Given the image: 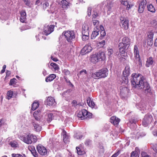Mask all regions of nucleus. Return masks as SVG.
<instances>
[{"label": "nucleus", "mask_w": 157, "mask_h": 157, "mask_svg": "<svg viewBox=\"0 0 157 157\" xmlns=\"http://www.w3.org/2000/svg\"><path fill=\"white\" fill-rule=\"evenodd\" d=\"M131 82L133 87L143 90L145 93H148L150 90L149 84L144 81V77L140 74H132Z\"/></svg>", "instance_id": "1"}, {"label": "nucleus", "mask_w": 157, "mask_h": 157, "mask_svg": "<svg viewBox=\"0 0 157 157\" xmlns=\"http://www.w3.org/2000/svg\"><path fill=\"white\" fill-rule=\"evenodd\" d=\"M130 44V39L127 37H123L122 39V42L118 44V48L120 52L123 54L127 50Z\"/></svg>", "instance_id": "2"}, {"label": "nucleus", "mask_w": 157, "mask_h": 157, "mask_svg": "<svg viewBox=\"0 0 157 157\" xmlns=\"http://www.w3.org/2000/svg\"><path fill=\"white\" fill-rule=\"evenodd\" d=\"M21 140L25 143L29 144L35 143L37 141L36 137L33 134H29L26 136H20Z\"/></svg>", "instance_id": "3"}, {"label": "nucleus", "mask_w": 157, "mask_h": 157, "mask_svg": "<svg viewBox=\"0 0 157 157\" xmlns=\"http://www.w3.org/2000/svg\"><path fill=\"white\" fill-rule=\"evenodd\" d=\"M108 70L106 68H104L99 70L98 72L92 74V77L95 79L96 77L100 78H105L108 75Z\"/></svg>", "instance_id": "4"}, {"label": "nucleus", "mask_w": 157, "mask_h": 157, "mask_svg": "<svg viewBox=\"0 0 157 157\" xmlns=\"http://www.w3.org/2000/svg\"><path fill=\"white\" fill-rule=\"evenodd\" d=\"M92 114L89 112L85 109H82L77 114L78 117L81 120H83L87 118H90L92 117Z\"/></svg>", "instance_id": "5"}, {"label": "nucleus", "mask_w": 157, "mask_h": 157, "mask_svg": "<svg viewBox=\"0 0 157 157\" xmlns=\"http://www.w3.org/2000/svg\"><path fill=\"white\" fill-rule=\"evenodd\" d=\"M62 34L64 35L66 40L68 42H71L75 37V34L72 31L64 32Z\"/></svg>", "instance_id": "6"}, {"label": "nucleus", "mask_w": 157, "mask_h": 157, "mask_svg": "<svg viewBox=\"0 0 157 157\" xmlns=\"http://www.w3.org/2000/svg\"><path fill=\"white\" fill-rule=\"evenodd\" d=\"M153 117L151 114H147L146 115L142 121V124L144 127H147L150 124L153 120Z\"/></svg>", "instance_id": "7"}, {"label": "nucleus", "mask_w": 157, "mask_h": 157, "mask_svg": "<svg viewBox=\"0 0 157 157\" xmlns=\"http://www.w3.org/2000/svg\"><path fill=\"white\" fill-rule=\"evenodd\" d=\"M134 57L135 58V59H134L136 63L137 62H138L139 65L141 66L142 65V63L141 62V60L140 59V56L139 54V50L138 48L136 45H134Z\"/></svg>", "instance_id": "8"}, {"label": "nucleus", "mask_w": 157, "mask_h": 157, "mask_svg": "<svg viewBox=\"0 0 157 157\" xmlns=\"http://www.w3.org/2000/svg\"><path fill=\"white\" fill-rule=\"evenodd\" d=\"M54 25H51L49 26L45 25L43 33L46 36H48L54 31Z\"/></svg>", "instance_id": "9"}, {"label": "nucleus", "mask_w": 157, "mask_h": 157, "mask_svg": "<svg viewBox=\"0 0 157 157\" xmlns=\"http://www.w3.org/2000/svg\"><path fill=\"white\" fill-rule=\"evenodd\" d=\"M120 20L122 24V27L125 29H127L129 26V21L128 19L124 17H120Z\"/></svg>", "instance_id": "10"}, {"label": "nucleus", "mask_w": 157, "mask_h": 157, "mask_svg": "<svg viewBox=\"0 0 157 157\" xmlns=\"http://www.w3.org/2000/svg\"><path fill=\"white\" fill-rule=\"evenodd\" d=\"M92 50V48L91 46V44L89 43L83 48L81 50V52L82 53L86 54L91 52Z\"/></svg>", "instance_id": "11"}, {"label": "nucleus", "mask_w": 157, "mask_h": 157, "mask_svg": "<svg viewBox=\"0 0 157 157\" xmlns=\"http://www.w3.org/2000/svg\"><path fill=\"white\" fill-rule=\"evenodd\" d=\"M46 104L49 106H53L55 105L56 103L54 98L50 96L47 98L46 101Z\"/></svg>", "instance_id": "12"}, {"label": "nucleus", "mask_w": 157, "mask_h": 157, "mask_svg": "<svg viewBox=\"0 0 157 157\" xmlns=\"http://www.w3.org/2000/svg\"><path fill=\"white\" fill-rule=\"evenodd\" d=\"M146 4V0H142L140 2L138 8V11L139 13H142L144 11Z\"/></svg>", "instance_id": "13"}, {"label": "nucleus", "mask_w": 157, "mask_h": 157, "mask_svg": "<svg viewBox=\"0 0 157 157\" xmlns=\"http://www.w3.org/2000/svg\"><path fill=\"white\" fill-rule=\"evenodd\" d=\"M129 90L128 88L126 87H121L120 94L123 97H125L129 92Z\"/></svg>", "instance_id": "14"}, {"label": "nucleus", "mask_w": 157, "mask_h": 157, "mask_svg": "<svg viewBox=\"0 0 157 157\" xmlns=\"http://www.w3.org/2000/svg\"><path fill=\"white\" fill-rule=\"evenodd\" d=\"M121 4L126 7V9L128 10L133 6V5L130 4L127 0H120Z\"/></svg>", "instance_id": "15"}, {"label": "nucleus", "mask_w": 157, "mask_h": 157, "mask_svg": "<svg viewBox=\"0 0 157 157\" xmlns=\"http://www.w3.org/2000/svg\"><path fill=\"white\" fill-rule=\"evenodd\" d=\"M120 120L116 116L112 117L110 119V122L114 125H117L120 122Z\"/></svg>", "instance_id": "16"}, {"label": "nucleus", "mask_w": 157, "mask_h": 157, "mask_svg": "<svg viewBox=\"0 0 157 157\" xmlns=\"http://www.w3.org/2000/svg\"><path fill=\"white\" fill-rule=\"evenodd\" d=\"M99 61L104 60L105 58L104 53L102 52H100L97 53H95Z\"/></svg>", "instance_id": "17"}, {"label": "nucleus", "mask_w": 157, "mask_h": 157, "mask_svg": "<svg viewBox=\"0 0 157 157\" xmlns=\"http://www.w3.org/2000/svg\"><path fill=\"white\" fill-rule=\"evenodd\" d=\"M47 154V151L45 147L43 146H40V155H45Z\"/></svg>", "instance_id": "18"}, {"label": "nucleus", "mask_w": 157, "mask_h": 157, "mask_svg": "<svg viewBox=\"0 0 157 157\" xmlns=\"http://www.w3.org/2000/svg\"><path fill=\"white\" fill-rule=\"evenodd\" d=\"M87 103L88 105L92 108L94 107L95 105V104L92 100L89 97L87 98Z\"/></svg>", "instance_id": "19"}, {"label": "nucleus", "mask_w": 157, "mask_h": 157, "mask_svg": "<svg viewBox=\"0 0 157 157\" xmlns=\"http://www.w3.org/2000/svg\"><path fill=\"white\" fill-rule=\"evenodd\" d=\"M26 16V14L25 11L22 10L21 12L20 21L23 23L25 22Z\"/></svg>", "instance_id": "20"}, {"label": "nucleus", "mask_w": 157, "mask_h": 157, "mask_svg": "<svg viewBox=\"0 0 157 157\" xmlns=\"http://www.w3.org/2000/svg\"><path fill=\"white\" fill-rule=\"evenodd\" d=\"M98 58L96 55L95 54L91 56L90 60L91 62L96 63L99 61Z\"/></svg>", "instance_id": "21"}, {"label": "nucleus", "mask_w": 157, "mask_h": 157, "mask_svg": "<svg viewBox=\"0 0 157 157\" xmlns=\"http://www.w3.org/2000/svg\"><path fill=\"white\" fill-rule=\"evenodd\" d=\"M56 77V75L54 74H52L49 75L45 79V81L47 82L52 81Z\"/></svg>", "instance_id": "22"}, {"label": "nucleus", "mask_w": 157, "mask_h": 157, "mask_svg": "<svg viewBox=\"0 0 157 157\" xmlns=\"http://www.w3.org/2000/svg\"><path fill=\"white\" fill-rule=\"evenodd\" d=\"M61 3V7L63 9H66L69 6V3L67 1V0H62Z\"/></svg>", "instance_id": "23"}, {"label": "nucleus", "mask_w": 157, "mask_h": 157, "mask_svg": "<svg viewBox=\"0 0 157 157\" xmlns=\"http://www.w3.org/2000/svg\"><path fill=\"white\" fill-rule=\"evenodd\" d=\"M153 63V58L152 57H150L147 59L146 64V66L147 67H149L152 65Z\"/></svg>", "instance_id": "24"}, {"label": "nucleus", "mask_w": 157, "mask_h": 157, "mask_svg": "<svg viewBox=\"0 0 157 157\" xmlns=\"http://www.w3.org/2000/svg\"><path fill=\"white\" fill-rule=\"evenodd\" d=\"M99 34V29L97 28L96 30L93 31L91 36V39H94Z\"/></svg>", "instance_id": "25"}, {"label": "nucleus", "mask_w": 157, "mask_h": 157, "mask_svg": "<svg viewBox=\"0 0 157 157\" xmlns=\"http://www.w3.org/2000/svg\"><path fill=\"white\" fill-rule=\"evenodd\" d=\"M130 74V67L128 66H126L125 67L123 72V75L126 76H128Z\"/></svg>", "instance_id": "26"}, {"label": "nucleus", "mask_w": 157, "mask_h": 157, "mask_svg": "<svg viewBox=\"0 0 157 157\" xmlns=\"http://www.w3.org/2000/svg\"><path fill=\"white\" fill-rule=\"evenodd\" d=\"M100 28L101 30V31H100V38L101 39L102 37L105 36L106 33L105 30H104V28L102 26L100 25Z\"/></svg>", "instance_id": "27"}, {"label": "nucleus", "mask_w": 157, "mask_h": 157, "mask_svg": "<svg viewBox=\"0 0 157 157\" xmlns=\"http://www.w3.org/2000/svg\"><path fill=\"white\" fill-rule=\"evenodd\" d=\"M82 33H89V27L87 25H84L82 27Z\"/></svg>", "instance_id": "28"}, {"label": "nucleus", "mask_w": 157, "mask_h": 157, "mask_svg": "<svg viewBox=\"0 0 157 157\" xmlns=\"http://www.w3.org/2000/svg\"><path fill=\"white\" fill-rule=\"evenodd\" d=\"M69 136L66 134V132L65 131L63 132V140L64 142L65 143H67L69 141Z\"/></svg>", "instance_id": "29"}, {"label": "nucleus", "mask_w": 157, "mask_h": 157, "mask_svg": "<svg viewBox=\"0 0 157 157\" xmlns=\"http://www.w3.org/2000/svg\"><path fill=\"white\" fill-rule=\"evenodd\" d=\"M76 149L77 150V153L79 155H82L84 154L85 153L83 150L80 147H76Z\"/></svg>", "instance_id": "30"}, {"label": "nucleus", "mask_w": 157, "mask_h": 157, "mask_svg": "<svg viewBox=\"0 0 157 157\" xmlns=\"http://www.w3.org/2000/svg\"><path fill=\"white\" fill-rule=\"evenodd\" d=\"M153 35L154 33L152 31L149 32L147 33L148 40H149L151 42L153 40Z\"/></svg>", "instance_id": "31"}, {"label": "nucleus", "mask_w": 157, "mask_h": 157, "mask_svg": "<svg viewBox=\"0 0 157 157\" xmlns=\"http://www.w3.org/2000/svg\"><path fill=\"white\" fill-rule=\"evenodd\" d=\"M39 104L38 102L34 101L32 104L31 110L33 111L35 110L39 106Z\"/></svg>", "instance_id": "32"}, {"label": "nucleus", "mask_w": 157, "mask_h": 157, "mask_svg": "<svg viewBox=\"0 0 157 157\" xmlns=\"http://www.w3.org/2000/svg\"><path fill=\"white\" fill-rule=\"evenodd\" d=\"M148 10L152 13H154L155 12V10L154 6L151 4H150L147 6Z\"/></svg>", "instance_id": "33"}, {"label": "nucleus", "mask_w": 157, "mask_h": 157, "mask_svg": "<svg viewBox=\"0 0 157 157\" xmlns=\"http://www.w3.org/2000/svg\"><path fill=\"white\" fill-rule=\"evenodd\" d=\"M82 39L83 40L85 41L87 40L89 38V33H82Z\"/></svg>", "instance_id": "34"}, {"label": "nucleus", "mask_w": 157, "mask_h": 157, "mask_svg": "<svg viewBox=\"0 0 157 157\" xmlns=\"http://www.w3.org/2000/svg\"><path fill=\"white\" fill-rule=\"evenodd\" d=\"M9 144L13 147H17L18 145L17 142L15 141L10 142Z\"/></svg>", "instance_id": "35"}, {"label": "nucleus", "mask_w": 157, "mask_h": 157, "mask_svg": "<svg viewBox=\"0 0 157 157\" xmlns=\"http://www.w3.org/2000/svg\"><path fill=\"white\" fill-rule=\"evenodd\" d=\"M11 155L13 157H26L25 155L22 153L21 154L13 153Z\"/></svg>", "instance_id": "36"}, {"label": "nucleus", "mask_w": 157, "mask_h": 157, "mask_svg": "<svg viewBox=\"0 0 157 157\" xmlns=\"http://www.w3.org/2000/svg\"><path fill=\"white\" fill-rule=\"evenodd\" d=\"M128 76L125 75H123L122 77V80L123 81L122 82L127 84L128 82Z\"/></svg>", "instance_id": "37"}, {"label": "nucleus", "mask_w": 157, "mask_h": 157, "mask_svg": "<svg viewBox=\"0 0 157 157\" xmlns=\"http://www.w3.org/2000/svg\"><path fill=\"white\" fill-rule=\"evenodd\" d=\"M33 116L35 119L37 121H39V111L37 110V111H35L33 113Z\"/></svg>", "instance_id": "38"}, {"label": "nucleus", "mask_w": 157, "mask_h": 157, "mask_svg": "<svg viewBox=\"0 0 157 157\" xmlns=\"http://www.w3.org/2000/svg\"><path fill=\"white\" fill-rule=\"evenodd\" d=\"M13 95V92L11 90L8 91L7 93V98L8 99H10Z\"/></svg>", "instance_id": "39"}, {"label": "nucleus", "mask_w": 157, "mask_h": 157, "mask_svg": "<svg viewBox=\"0 0 157 157\" xmlns=\"http://www.w3.org/2000/svg\"><path fill=\"white\" fill-rule=\"evenodd\" d=\"M24 2L25 4L29 8L31 7L33 5L32 3L29 0H25Z\"/></svg>", "instance_id": "40"}, {"label": "nucleus", "mask_w": 157, "mask_h": 157, "mask_svg": "<svg viewBox=\"0 0 157 157\" xmlns=\"http://www.w3.org/2000/svg\"><path fill=\"white\" fill-rule=\"evenodd\" d=\"M50 65L55 70H58L59 69V67L58 65L55 63H51L50 64Z\"/></svg>", "instance_id": "41"}, {"label": "nucleus", "mask_w": 157, "mask_h": 157, "mask_svg": "<svg viewBox=\"0 0 157 157\" xmlns=\"http://www.w3.org/2000/svg\"><path fill=\"white\" fill-rule=\"evenodd\" d=\"M53 117V114L52 113H50L48 115L47 121L48 122H51L52 120Z\"/></svg>", "instance_id": "42"}, {"label": "nucleus", "mask_w": 157, "mask_h": 157, "mask_svg": "<svg viewBox=\"0 0 157 157\" xmlns=\"http://www.w3.org/2000/svg\"><path fill=\"white\" fill-rule=\"evenodd\" d=\"M17 80L16 78H13L10 79V85H12L14 84H15L17 82Z\"/></svg>", "instance_id": "43"}, {"label": "nucleus", "mask_w": 157, "mask_h": 157, "mask_svg": "<svg viewBox=\"0 0 157 157\" xmlns=\"http://www.w3.org/2000/svg\"><path fill=\"white\" fill-rule=\"evenodd\" d=\"M34 127V130L36 132H38L39 130V125L38 124H33Z\"/></svg>", "instance_id": "44"}, {"label": "nucleus", "mask_w": 157, "mask_h": 157, "mask_svg": "<svg viewBox=\"0 0 157 157\" xmlns=\"http://www.w3.org/2000/svg\"><path fill=\"white\" fill-rule=\"evenodd\" d=\"M130 157H139V156L138 153H135V151H132L131 153Z\"/></svg>", "instance_id": "45"}, {"label": "nucleus", "mask_w": 157, "mask_h": 157, "mask_svg": "<svg viewBox=\"0 0 157 157\" xmlns=\"http://www.w3.org/2000/svg\"><path fill=\"white\" fill-rule=\"evenodd\" d=\"M87 74V71L86 70H82V71H81L80 73L79 74V76L81 75H86V74Z\"/></svg>", "instance_id": "46"}, {"label": "nucleus", "mask_w": 157, "mask_h": 157, "mask_svg": "<svg viewBox=\"0 0 157 157\" xmlns=\"http://www.w3.org/2000/svg\"><path fill=\"white\" fill-rule=\"evenodd\" d=\"M141 157H151L147 153L145 152H142L141 154Z\"/></svg>", "instance_id": "47"}, {"label": "nucleus", "mask_w": 157, "mask_h": 157, "mask_svg": "<svg viewBox=\"0 0 157 157\" xmlns=\"http://www.w3.org/2000/svg\"><path fill=\"white\" fill-rule=\"evenodd\" d=\"M63 72L65 75H69L70 72L67 69H64L63 71Z\"/></svg>", "instance_id": "48"}, {"label": "nucleus", "mask_w": 157, "mask_h": 157, "mask_svg": "<svg viewBox=\"0 0 157 157\" xmlns=\"http://www.w3.org/2000/svg\"><path fill=\"white\" fill-rule=\"evenodd\" d=\"M99 23V21L98 20H93V24L96 27H98Z\"/></svg>", "instance_id": "49"}, {"label": "nucleus", "mask_w": 157, "mask_h": 157, "mask_svg": "<svg viewBox=\"0 0 157 157\" xmlns=\"http://www.w3.org/2000/svg\"><path fill=\"white\" fill-rule=\"evenodd\" d=\"M113 53V51L112 48L109 49L108 50V55L109 56H110Z\"/></svg>", "instance_id": "50"}, {"label": "nucleus", "mask_w": 157, "mask_h": 157, "mask_svg": "<svg viewBox=\"0 0 157 157\" xmlns=\"http://www.w3.org/2000/svg\"><path fill=\"white\" fill-rule=\"evenodd\" d=\"M82 137V135H80V134L78 133H76L75 134V137L77 139H80Z\"/></svg>", "instance_id": "51"}, {"label": "nucleus", "mask_w": 157, "mask_h": 157, "mask_svg": "<svg viewBox=\"0 0 157 157\" xmlns=\"http://www.w3.org/2000/svg\"><path fill=\"white\" fill-rule=\"evenodd\" d=\"M130 121L131 123H135L137 121V120L135 117H133L130 120Z\"/></svg>", "instance_id": "52"}, {"label": "nucleus", "mask_w": 157, "mask_h": 157, "mask_svg": "<svg viewBox=\"0 0 157 157\" xmlns=\"http://www.w3.org/2000/svg\"><path fill=\"white\" fill-rule=\"evenodd\" d=\"M31 152L32 154L35 157H38V155L37 153H36V152L35 150H33V151H31Z\"/></svg>", "instance_id": "53"}, {"label": "nucleus", "mask_w": 157, "mask_h": 157, "mask_svg": "<svg viewBox=\"0 0 157 157\" xmlns=\"http://www.w3.org/2000/svg\"><path fill=\"white\" fill-rule=\"evenodd\" d=\"M49 3L48 2H45L43 5V9H45L47 7L49 6Z\"/></svg>", "instance_id": "54"}, {"label": "nucleus", "mask_w": 157, "mask_h": 157, "mask_svg": "<svg viewBox=\"0 0 157 157\" xmlns=\"http://www.w3.org/2000/svg\"><path fill=\"white\" fill-rule=\"evenodd\" d=\"M153 149L157 153V144H155L153 145Z\"/></svg>", "instance_id": "55"}, {"label": "nucleus", "mask_w": 157, "mask_h": 157, "mask_svg": "<svg viewBox=\"0 0 157 157\" xmlns=\"http://www.w3.org/2000/svg\"><path fill=\"white\" fill-rule=\"evenodd\" d=\"M91 9L90 7H89L88 9V11L87 12V14L89 16H90L91 15Z\"/></svg>", "instance_id": "56"}, {"label": "nucleus", "mask_w": 157, "mask_h": 157, "mask_svg": "<svg viewBox=\"0 0 157 157\" xmlns=\"http://www.w3.org/2000/svg\"><path fill=\"white\" fill-rule=\"evenodd\" d=\"M51 59L55 62H57L59 60L56 57H54L52 56H51Z\"/></svg>", "instance_id": "57"}, {"label": "nucleus", "mask_w": 157, "mask_h": 157, "mask_svg": "<svg viewBox=\"0 0 157 157\" xmlns=\"http://www.w3.org/2000/svg\"><path fill=\"white\" fill-rule=\"evenodd\" d=\"M134 151L135 153H138V154L139 155L140 152V151L139 148L138 147H136L135 148V151Z\"/></svg>", "instance_id": "58"}, {"label": "nucleus", "mask_w": 157, "mask_h": 157, "mask_svg": "<svg viewBox=\"0 0 157 157\" xmlns=\"http://www.w3.org/2000/svg\"><path fill=\"white\" fill-rule=\"evenodd\" d=\"M94 13L93 15V17L94 18H96L97 16H98V15L97 12H94Z\"/></svg>", "instance_id": "59"}, {"label": "nucleus", "mask_w": 157, "mask_h": 157, "mask_svg": "<svg viewBox=\"0 0 157 157\" xmlns=\"http://www.w3.org/2000/svg\"><path fill=\"white\" fill-rule=\"evenodd\" d=\"M153 134L154 136H157V130H155L153 132Z\"/></svg>", "instance_id": "60"}, {"label": "nucleus", "mask_w": 157, "mask_h": 157, "mask_svg": "<svg viewBox=\"0 0 157 157\" xmlns=\"http://www.w3.org/2000/svg\"><path fill=\"white\" fill-rule=\"evenodd\" d=\"M42 74L44 76L46 75L47 74V71L45 70H44L43 71Z\"/></svg>", "instance_id": "61"}, {"label": "nucleus", "mask_w": 157, "mask_h": 157, "mask_svg": "<svg viewBox=\"0 0 157 157\" xmlns=\"http://www.w3.org/2000/svg\"><path fill=\"white\" fill-rule=\"evenodd\" d=\"M146 135V134L145 132H141L140 134V135L142 137L145 136Z\"/></svg>", "instance_id": "62"}, {"label": "nucleus", "mask_w": 157, "mask_h": 157, "mask_svg": "<svg viewBox=\"0 0 157 157\" xmlns=\"http://www.w3.org/2000/svg\"><path fill=\"white\" fill-rule=\"evenodd\" d=\"M90 142V141L89 140H86L85 142V144L86 145H88Z\"/></svg>", "instance_id": "63"}, {"label": "nucleus", "mask_w": 157, "mask_h": 157, "mask_svg": "<svg viewBox=\"0 0 157 157\" xmlns=\"http://www.w3.org/2000/svg\"><path fill=\"white\" fill-rule=\"evenodd\" d=\"M154 45L155 46L157 47V38L155 40Z\"/></svg>", "instance_id": "64"}]
</instances>
